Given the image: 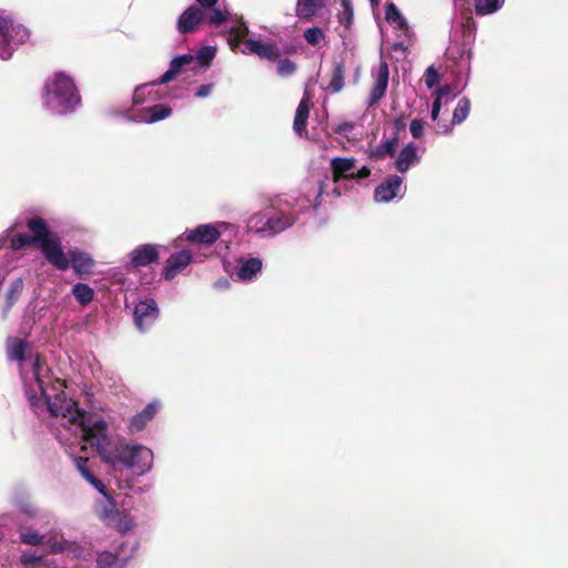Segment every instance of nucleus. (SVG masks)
<instances>
[{
    "mask_svg": "<svg viewBox=\"0 0 568 568\" xmlns=\"http://www.w3.org/2000/svg\"><path fill=\"white\" fill-rule=\"evenodd\" d=\"M60 422L57 437L70 448V455L77 457L73 446L81 452L89 447L113 468H126L136 476L148 474L153 467L154 454L151 448L135 442H119L113 445L106 422L97 415L87 414L78 404L68 410Z\"/></svg>",
    "mask_w": 568,
    "mask_h": 568,
    "instance_id": "nucleus-1",
    "label": "nucleus"
},
{
    "mask_svg": "<svg viewBox=\"0 0 568 568\" xmlns=\"http://www.w3.org/2000/svg\"><path fill=\"white\" fill-rule=\"evenodd\" d=\"M7 353L11 361L19 362L23 389L34 413L49 415L60 423L68 414L67 409L71 410L78 404L73 390L51 374L40 356L32 354L26 341L9 337Z\"/></svg>",
    "mask_w": 568,
    "mask_h": 568,
    "instance_id": "nucleus-2",
    "label": "nucleus"
},
{
    "mask_svg": "<svg viewBox=\"0 0 568 568\" xmlns=\"http://www.w3.org/2000/svg\"><path fill=\"white\" fill-rule=\"evenodd\" d=\"M312 206L311 197L302 194H288L277 197L272 203L274 215L260 212L251 215L247 229L256 233L276 234L292 226L298 215Z\"/></svg>",
    "mask_w": 568,
    "mask_h": 568,
    "instance_id": "nucleus-3",
    "label": "nucleus"
},
{
    "mask_svg": "<svg viewBox=\"0 0 568 568\" xmlns=\"http://www.w3.org/2000/svg\"><path fill=\"white\" fill-rule=\"evenodd\" d=\"M74 464L83 479H85L94 489L103 497V500L95 505V513L101 520L109 527L115 528L121 532L131 530L135 523L131 515L119 511L106 488V486L94 475L90 468L89 458L87 456L74 457Z\"/></svg>",
    "mask_w": 568,
    "mask_h": 568,
    "instance_id": "nucleus-4",
    "label": "nucleus"
},
{
    "mask_svg": "<svg viewBox=\"0 0 568 568\" xmlns=\"http://www.w3.org/2000/svg\"><path fill=\"white\" fill-rule=\"evenodd\" d=\"M41 99L43 108L57 115L72 113L81 102L73 79L64 72H57L47 79Z\"/></svg>",
    "mask_w": 568,
    "mask_h": 568,
    "instance_id": "nucleus-5",
    "label": "nucleus"
},
{
    "mask_svg": "<svg viewBox=\"0 0 568 568\" xmlns=\"http://www.w3.org/2000/svg\"><path fill=\"white\" fill-rule=\"evenodd\" d=\"M161 78L156 82H149L138 85L132 95V108L123 113V118L133 123L151 124L171 116L172 109L166 104H154L146 108H138L148 102H155L161 99L156 87L162 84Z\"/></svg>",
    "mask_w": 568,
    "mask_h": 568,
    "instance_id": "nucleus-6",
    "label": "nucleus"
},
{
    "mask_svg": "<svg viewBox=\"0 0 568 568\" xmlns=\"http://www.w3.org/2000/svg\"><path fill=\"white\" fill-rule=\"evenodd\" d=\"M31 234L21 232L22 223L16 221L6 231L0 234V251L9 244L6 257L10 261L16 258L14 254L26 247L38 244L42 237L45 221L41 217L33 216L26 222Z\"/></svg>",
    "mask_w": 568,
    "mask_h": 568,
    "instance_id": "nucleus-7",
    "label": "nucleus"
},
{
    "mask_svg": "<svg viewBox=\"0 0 568 568\" xmlns=\"http://www.w3.org/2000/svg\"><path fill=\"white\" fill-rule=\"evenodd\" d=\"M237 235L235 225L220 221L215 223L201 224L193 229H186L182 234V240L203 246H211L220 237L225 236L223 241L229 242Z\"/></svg>",
    "mask_w": 568,
    "mask_h": 568,
    "instance_id": "nucleus-8",
    "label": "nucleus"
},
{
    "mask_svg": "<svg viewBox=\"0 0 568 568\" xmlns=\"http://www.w3.org/2000/svg\"><path fill=\"white\" fill-rule=\"evenodd\" d=\"M216 54L215 47H203L194 54H182L175 57L170 64V69L161 77V83H168L179 73L185 70H203L206 69Z\"/></svg>",
    "mask_w": 568,
    "mask_h": 568,
    "instance_id": "nucleus-9",
    "label": "nucleus"
},
{
    "mask_svg": "<svg viewBox=\"0 0 568 568\" xmlns=\"http://www.w3.org/2000/svg\"><path fill=\"white\" fill-rule=\"evenodd\" d=\"M29 30L20 23H17L11 16L0 11V58L8 60L13 50L28 41Z\"/></svg>",
    "mask_w": 568,
    "mask_h": 568,
    "instance_id": "nucleus-10",
    "label": "nucleus"
},
{
    "mask_svg": "<svg viewBox=\"0 0 568 568\" xmlns=\"http://www.w3.org/2000/svg\"><path fill=\"white\" fill-rule=\"evenodd\" d=\"M38 245L44 258L57 270L65 271L69 268V253H64L60 237L50 231L47 223Z\"/></svg>",
    "mask_w": 568,
    "mask_h": 568,
    "instance_id": "nucleus-11",
    "label": "nucleus"
},
{
    "mask_svg": "<svg viewBox=\"0 0 568 568\" xmlns=\"http://www.w3.org/2000/svg\"><path fill=\"white\" fill-rule=\"evenodd\" d=\"M333 171V182L336 184L333 192L339 196L342 194L339 182L342 180H361L369 175L371 171L363 166L357 168L353 158H334L331 160Z\"/></svg>",
    "mask_w": 568,
    "mask_h": 568,
    "instance_id": "nucleus-12",
    "label": "nucleus"
},
{
    "mask_svg": "<svg viewBox=\"0 0 568 568\" xmlns=\"http://www.w3.org/2000/svg\"><path fill=\"white\" fill-rule=\"evenodd\" d=\"M229 265V263L224 264L227 272H230ZM262 266L263 263L261 258L254 256H242L236 260V264L231 271V274L240 282H251L258 273H261Z\"/></svg>",
    "mask_w": 568,
    "mask_h": 568,
    "instance_id": "nucleus-13",
    "label": "nucleus"
},
{
    "mask_svg": "<svg viewBox=\"0 0 568 568\" xmlns=\"http://www.w3.org/2000/svg\"><path fill=\"white\" fill-rule=\"evenodd\" d=\"M159 317V308L153 298L141 300L134 307V323L139 331L149 329Z\"/></svg>",
    "mask_w": 568,
    "mask_h": 568,
    "instance_id": "nucleus-14",
    "label": "nucleus"
},
{
    "mask_svg": "<svg viewBox=\"0 0 568 568\" xmlns=\"http://www.w3.org/2000/svg\"><path fill=\"white\" fill-rule=\"evenodd\" d=\"M132 557V552L125 554L124 542H122L113 551H98L95 564L97 568H125Z\"/></svg>",
    "mask_w": 568,
    "mask_h": 568,
    "instance_id": "nucleus-15",
    "label": "nucleus"
},
{
    "mask_svg": "<svg viewBox=\"0 0 568 568\" xmlns=\"http://www.w3.org/2000/svg\"><path fill=\"white\" fill-rule=\"evenodd\" d=\"M406 191L403 178L392 175L381 183L375 190V200L387 203L396 197H403Z\"/></svg>",
    "mask_w": 568,
    "mask_h": 568,
    "instance_id": "nucleus-16",
    "label": "nucleus"
},
{
    "mask_svg": "<svg viewBox=\"0 0 568 568\" xmlns=\"http://www.w3.org/2000/svg\"><path fill=\"white\" fill-rule=\"evenodd\" d=\"M160 246L155 244H142L128 254V266L143 267L156 262L160 256Z\"/></svg>",
    "mask_w": 568,
    "mask_h": 568,
    "instance_id": "nucleus-17",
    "label": "nucleus"
},
{
    "mask_svg": "<svg viewBox=\"0 0 568 568\" xmlns=\"http://www.w3.org/2000/svg\"><path fill=\"white\" fill-rule=\"evenodd\" d=\"M243 54L253 53L261 59L276 60L281 55L280 48L274 42H264L257 39H246L241 48Z\"/></svg>",
    "mask_w": 568,
    "mask_h": 568,
    "instance_id": "nucleus-18",
    "label": "nucleus"
},
{
    "mask_svg": "<svg viewBox=\"0 0 568 568\" xmlns=\"http://www.w3.org/2000/svg\"><path fill=\"white\" fill-rule=\"evenodd\" d=\"M204 20L205 12L196 6H190L179 16L176 29L180 33H191L196 31Z\"/></svg>",
    "mask_w": 568,
    "mask_h": 568,
    "instance_id": "nucleus-19",
    "label": "nucleus"
},
{
    "mask_svg": "<svg viewBox=\"0 0 568 568\" xmlns=\"http://www.w3.org/2000/svg\"><path fill=\"white\" fill-rule=\"evenodd\" d=\"M45 545H48L50 550L54 554H67L73 558L85 559L84 549L77 542L67 540L62 536H47Z\"/></svg>",
    "mask_w": 568,
    "mask_h": 568,
    "instance_id": "nucleus-20",
    "label": "nucleus"
},
{
    "mask_svg": "<svg viewBox=\"0 0 568 568\" xmlns=\"http://www.w3.org/2000/svg\"><path fill=\"white\" fill-rule=\"evenodd\" d=\"M192 258L193 254L187 250H183L171 255L163 268V277L166 281L173 280L179 273L190 265Z\"/></svg>",
    "mask_w": 568,
    "mask_h": 568,
    "instance_id": "nucleus-21",
    "label": "nucleus"
},
{
    "mask_svg": "<svg viewBox=\"0 0 568 568\" xmlns=\"http://www.w3.org/2000/svg\"><path fill=\"white\" fill-rule=\"evenodd\" d=\"M160 409L159 402H152L146 405L140 413L135 414L129 423L128 429L130 434L142 432L145 426L154 418Z\"/></svg>",
    "mask_w": 568,
    "mask_h": 568,
    "instance_id": "nucleus-22",
    "label": "nucleus"
},
{
    "mask_svg": "<svg viewBox=\"0 0 568 568\" xmlns=\"http://www.w3.org/2000/svg\"><path fill=\"white\" fill-rule=\"evenodd\" d=\"M385 19L388 24L397 32L398 37L409 38L412 36V31L406 18L394 3L387 4Z\"/></svg>",
    "mask_w": 568,
    "mask_h": 568,
    "instance_id": "nucleus-23",
    "label": "nucleus"
},
{
    "mask_svg": "<svg viewBox=\"0 0 568 568\" xmlns=\"http://www.w3.org/2000/svg\"><path fill=\"white\" fill-rule=\"evenodd\" d=\"M69 261L73 271L80 276L91 274L95 265L93 257L88 252L77 248L69 251Z\"/></svg>",
    "mask_w": 568,
    "mask_h": 568,
    "instance_id": "nucleus-24",
    "label": "nucleus"
},
{
    "mask_svg": "<svg viewBox=\"0 0 568 568\" xmlns=\"http://www.w3.org/2000/svg\"><path fill=\"white\" fill-rule=\"evenodd\" d=\"M389 71L386 62L382 61L374 72V85L369 95V103L377 102L386 92L388 85Z\"/></svg>",
    "mask_w": 568,
    "mask_h": 568,
    "instance_id": "nucleus-25",
    "label": "nucleus"
},
{
    "mask_svg": "<svg viewBox=\"0 0 568 568\" xmlns=\"http://www.w3.org/2000/svg\"><path fill=\"white\" fill-rule=\"evenodd\" d=\"M417 148L414 143H408L398 153L395 162L396 170L406 173L412 166L418 163Z\"/></svg>",
    "mask_w": 568,
    "mask_h": 568,
    "instance_id": "nucleus-26",
    "label": "nucleus"
},
{
    "mask_svg": "<svg viewBox=\"0 0 568 568\" xmlns=\"http://www.w3.org/2000/svg\"><path fill=\"white\" fill-rule=\"evenodd\" d=\"M353 9L348 0H342V11L338 13L339 28L337 29L339 37L347 43L351 36V26L353 23Z\"/></svg>",
    "mask_w": 568,
    "mask_h": 568,
    "instance_id": "nucleus-27",
    "label": "nucleus"
},
{
    "mask_svg": "<svg viewBox=\"0 0 568 568\" xmlns=\"http://www.w3.org/2000/svg\"><path fill=\"white\" fill-rule=\"evenodd\" d=\"M310 114V102L307 98L301 100L294 119V131L302 136L306 132V122Z\"/></svg>",
    "mask_w": 568,
    "mask_h": 568,
    "instance_id": "nucleus-28",
    "label": "nucleus"
},
{
    "mask_svg": "<svg viewBox=\"0 0 568 568\" xmlns=\"http://www.w3.org/2000/svg\"><path fill=\"white\" fill-rule=\"evenodd\" d=\"M324 6L323 0H297L296 14L302 19L313 18Z\"/></svg>",
    "mask_w": 568,
    "mask_h": 568,
    "instance_id": "nucleus-29",
    "label": "nucleus"
},
{
    "mask_svg": "<svg viewBox=\"0 0 568 568\" xmlns=\"http://www.w3.org/2000/svg\"><path fill=\"white\" fill-rule=\"evenodd\" d=\"M43 559L44 555L38 550H24L20 555L19 562L24 568H38Z\"/></svg>",
    "mask_w": 568,
    "mask_h": 568,
    "instance_id": "nucleus-30",
    "label": "nucleus"
},
{
    "mask_svg": "<svg viewBox=\"0 0 568 568\" xmlns=\"http://www.w3.org/2000/svg\"><path fill=\"white\" fill-rule=\"evenodd\" d=\"M72 294L81 305H88L94 297V291L84 283H78L72 287Z\"/></svg>",
    "mask_w": 568,
    "mask_h": 568,
    "instance_id": "nucleus-31",
    "label": "nucleus"
},
{
    "mask_svg": "<svg viewBox=\"0 0 568 568\" xmlns=\"http://www.w3.org/2000/svg\"><path fill=\"white\" fill-rule=\"evenodd\" d=\"M505 0H475V9L478 14H491L504 6Z\"/></svg>",
    "mask_w": 568,
    "mask_h": 568,
    "instance_id": "nucleus-32",
    "label": "nucleus"
},
{
    "mask_svg": "<svg viewBox=\"0 0 568 568\" xmlns=\"http://www.w3.org/2000/svg\"><path fill=\"white\" fill-rule=\"evenodd\" d=\"M469 110H470L469 100L466 98L460 99L454 110L452 125L460 124L462 122H464L469 114Z\"/></svg>",
    "mask_w": 568,
    "mask_h": 568,
    "instance_id": "nucleus-33",
    "label": "nucleus"
},
{
    "mask_svg": "<svg viewBox=\"0 0 568 568\" xmlns=\"http://www.w3.org/2000/svg\"><path fill=\"white\" fill-rule=\"evenodd\" d=\"M19 537L23 544L30 546L44 545L47 539L45 535H41L34 530H22Z\"/></svg>",
    "mask_w": 568,
    "mask_h": 568,
    "instance_id": "nucleus-34",
    "label": "nucleus"
},
{
    "mask_svg": "<svg viewBox=\"0 0 568 568\" xmlns=\"http://www.w3.org/2000/svg\"><path fill=\"white\" fill-rule=\"evenodd\" d=\"M344 87V70L341 64H337L333 71L332 79L328 85L331 92L336 93Z\"/></svg>",
    "mask_w": 568,
    "mask_h": 568,
    "instance_id": "nucleus-35",
    "label": "nucleus"
},
{
    "mask_svg": "<svg viewBox=\"0 0 568 568\" xmlns=\"http://www.w3.org/2000/svg\"><path fill=\"white\" fill-rule=\"evenodd\" d=\"M210 13L207 20L213 26H220L227 20L229 13L226 10L221 9L217 4L213 8H209Z\"/></svg>",
    "mask_w": 568,
    "mask_h": 568,
    "instance_id": "nucleus-36",
    "label": "nucleus"
},
{
    "mask_svg": "<svg viewBox=\"0 0 568 568\" xmlns=\"http://www.w3.org/2000/svg\"><path fill=\"white\" fill-rule=\"evenodd\" d=\"M304 38L308 44L317 45L321 41L324 40L325 34L321 28L313 27L305 30Z\"/></svg>",
    "mask_w": 568,
    "mask_h": 568,
    "instance_id": "nucleus-37",
    "label": "nucleus"
},
{
    "mask_svg": "<svg viewBox=\"0 0 568 568\" xmlns=\"http://www.w3.org/2000/svg\"><path fill=\"white\" fill-rule=\"evenodd\" d=\"M450 101V88L444 87L435 93V99L432 106L442 109L443 105H447Z\"/></svg>",
    "mask_w": 568,
    "mask_h": 568,
    "instance_id": "nucleus-38",
    "label": "nucleus"
},
{
    "mask_svg": "<svg viewBox=\"0 0 568 568\" xmlns=\"http://www.w3.org/2000/svg\"><path fill=\"white\" fill-rule=\"evenodd\" d=\"M248 34V28L246 23L240 18L236 20L233 26L230 28V36H235L237 40H246V36Z\"/></svg>",
    "mask_w": 568,
    "mask_h": 568,
    "instance_id": "nucleus-39",
    "label": "nucleus"
},
{
    "mask_svg": "<svg viewBox=\"0 0 568 568\" xmlns=\"http://www.w3.org/2000/svg\"><path fill=\"white\" fill-rule=\"evenodd\" d=\"M22 290H23L22 278L19 277V278H16L14 281H12V283L10 284L8 294H7V298H8L10 305L13 304L18 300Z\"/></svg>",
    "mask_w": 568,
    "mask_h": 568,
    "instance_id": "nucleus-40",
    "label": "nucleus"
},
{
    "mask_svg": "<svg viewBox=\"0 0 568 568\" xmlns=\"http://www.w3.org/2000/svg\"><path fill=\"white\" fill-rule=\"evenodd\" d=\"M396 146H397V139L396 138L388 139L379 145L378 154L379 155H386V154L393 155L395 153Z\"/></svg>",
    "mask_w": 568,
    "mask_h": 568,
    "instance_id": "nucleus-41",
    "label": "nucleus"
},
{
    "mask_svg": "<svg viewBox=\"0 0 568 568\" xmlns=\"http://www.w3.org/2000/svg\"><path fill=\"white\" fill-rule=\"evenodd\" d=\"M295 63L288 59L278 61L277 70L281 75L287 77L295 71Z\"/></svg>",
    "mask_w": 568,
    "mask_h": 568,
    "instance_id": "nucleus-42",
    "label": "nucleus"
},
{
    "mask_svg": "<svg viewBox=\"0 0 568 568\" xmlns=\"http://www.w3.org/2000/svg\"><path fill=\"white\" fill-rule=\"evenodd\" d=\"M425 122L419 119H415L409 124V132L415 139H420L424 134Z\"/></svg>",
    "mask_w": 568,
    "mask_h": 568,
    "instance_id": "nucleus-43",
    "label": "nucleus"
},
{
    "mask_svg": "<svg viewBox=\"0 0 568 568\" xmlns=\"http://www.w3.org/2000/svg\"><path fill=\"white\" fill-rule=\"evenodd\" d=\"M438 79H439V77H438L437 71L433 67H429L425 72V77H424L425 84L430 89L437 84Z\"/></svg>",
    "mask_w": 568,
    "mask_h": 568,
    "instance_id": "nucleus-44",
    "label": "nucleus"
},
{
    "mask_svg": "<svg viewBox=\"0 0 568 568\" xmlns=\"http://www.w3.org/2000/svg\"><path fill=\"white\" fill-rule=\"evenodd\" d=\"M213 84L212 83H209V84H202L197 88L196 92H195V95L197 98H206L209 97L212 91H213Z\"/></svg>",
    "mask_w": 568,
    "mask_h": 568,
    "instance_id": "nucleus-45",
    "label": "nucleus"
},
{
    "mask_svg": "<svg viewBox=\"0 0 568 568\" xmlns=\"http://www.w3.org/2000/svg\"><path fill=\"white\" fill-rule=\"evenodd\" d=\"M203 11L209 8H213L217 4L219 0H196Z\"/></svg>",
    "mask_w": 568,
    "mask_h": 568,
    "instance_id": "nucleus-46",
    "label": "nucleus"
},
{
    "mask_svg": "<svg viewBox=\"0 0 568 568\" xmlns=\"http://www.w3.org/2000/svg\"><path fill=\"white\" fill-rule=\"evenodd\" d=\"M453 131V126L447 123H438L437 124V133L439 134H449Z\"/></svg>",
    "mask_w": 568,
    "mask_h": 568,
    "instance_id": "nucleus-47",
    "label": "nucleus"
},
{
    "mask_svg": "<svg viewBox=\"0 0 568 568\" xmlns=\"http://www.w3.org/2000/svg\"><path fill=\"white\" fill-rule=\"evenodd\" d=\"M354 128L353 123L349 122H343L336 126V132L338 133H346L348 131H352Z\"/></svg>",
    "mask_w": 568,
    "mask_h": 568,
    "instance_id": "nucleus-48",
    "label": "nucleus"
},
{
    "mask_svg": "<svg viewBox=\"0 0 568 568\" xmlns=\"http://www.w3.org/2000/svg\"><path fill=\"white\" fill-rule=\"evenodd\" d=\"M242 40H237L235 38V36H229L227 38V42L230 44V47L232 48V50H235L240 47V43H241Z\"/></svg>",
    "mask_w": 568,
    "mask_h": 568,
    "instance_id": "nucleus-49",
    "label": "nucleus"
},
{
    "mask_svg": "<svg viewBox=\"0 0 568 568\" xmlns=\"http://www.w3.org/2000/svg\"><path fill=\"white\" fill-rule=\"evenodd\" d=\"M439 112H440V109L432 106L430 118H432L433 121H437L438 120Z\"/></svg>",
    "mask_w": 568,
    "mask_h": 568,
    "instance_id": "nucleus-50",
    "label": "nucleus"
},
{
    "mask_svg": "<svg viewBox=\"0 0 568 568\" xmlns=\"http://www.w3.org/2000/svg\"><path fill=\"white\" fill-rule=\"evenodd\" d=\"M369 1H371V3H372L373 6H374V4H376V3L378 2V0H369Z\"/></svg>",
    "mask_w": 568,
    "mask_h": 568,
    "instance_id": "nucleus-51",
    "label": "nucleus"
},
{
    "mask_svg": "<svg viewBox=\"0 0 568 568\" xmlns=\"http://www.w3.org/2000/svg\"><path fill=\"white\" fill-rule=\"evenodd\" d=\"M466 59H467V61H469V59H470V53L469 52H467V58Z\"/></svg>",
    "mask_w": 568,
    "mask_h": 568,
    "instance_id": "nucleus-52",
    "label": "nucleus"
}]
</instances>
